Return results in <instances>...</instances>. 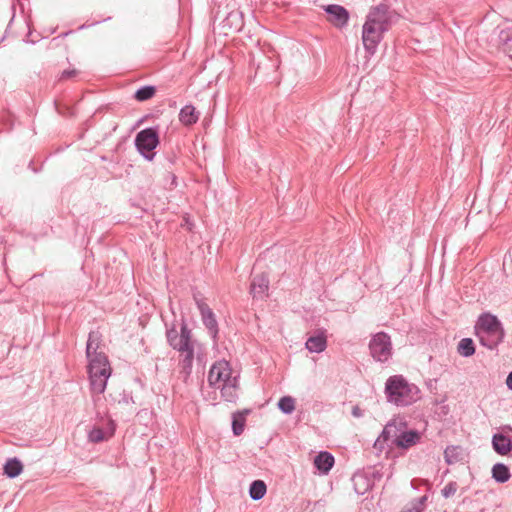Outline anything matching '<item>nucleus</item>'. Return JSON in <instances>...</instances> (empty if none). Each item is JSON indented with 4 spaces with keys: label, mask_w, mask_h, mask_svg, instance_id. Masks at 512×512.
Here are the masks:
<instances>
[{
    "label": "nucleus",
    "mask_w": 512,
    "mask_h": 512,
    "mask_svg": "<svg viewBox=\"0 0 512 512\" xmlns=\"http://www.w3.org/2000/svg\"><path fill=\"white\" fill-rule=\"evenodd\" d=\"M419 389L402 375L390 376L385 383L387 401L396 406H408L419 399Z\"/></svg>",
    "instance_id": "f257e3e1"
},
{
    "label": "nucleus",
    "mask_w": 512,
    "mask_h": 512,
    "mask_svg": "<svg viewBox=\"0 0 512 512\" xmlns=\"http://www.w3.org/2000/svg\"><path fill=\"white\" fill-rule=\"evenodd\" d=\"M475 331L481 345L490 350L495 349L505 336L502 323L495 315L490 313H483L479 316Z\"/></svg>",
    "instance_id": "f03ea898"
},
{
    "label": "nucleus",
    "mask_w": 512,
    "mask_h": 512,
    "mask_svg": "<svg viewBox=\"0 0 512 512\" xmlns=\"http://www.w3.org/2000/svg\"><path fill=\"white\" fill-rule=\"evenodd\" d=\"M88 374L93 392L101 394L105 391L107 380L111 375V368L105 354H97L88 358Z\"/></svg>",
    "instance_id": "7ed1b4c3"
},
{
    "label": "nucleus",
    "mask_w": 512,
    "mask_h": 512,
    "mask_svg": "<svg viewBox=\"0 0 512 512\" xmlns=\"http://www.w3.org/2000/svg\"><path fill=\"white\" fill-rule=\"evenodd\" d=\"M159 131L157 127H148L139 131L135 137V146L138 152L148 161L155 157L154 149L159 145Z\"/></svg>",
    "instance_id": "20e7f679"
},
{
    "label": "nucleus",
    "mask_w": 512,
    "mask_h": 512,
    "mask_svg": "<svg viewBox=\"0 0 512 512\" xmlns=\"http://www.w3.org/2000/svg\"><path fill=\"white\" fill-rule=\"evenodd\" d=\"M397 17L396 12L391 10L388 5L379 4L371 7L365 22L388 31Z\"/></svg>",
    "instance_id": "39448f33"
},
{
    "label": "nucleus",
    "mask_w": 512,
    "mask_h": 512,
    "mask_svg": "<svg viewBox=\"0 0 512 512\" xmlns=\"http://www.w3.org/2000/svg\"><path fill=\"white\" fill-rule=\"evenodd\" d=\"M371 356L379 362H386L392 355V343L390 336L385 332L375 334L369 343Z\"/></svg>",
    "instance_id": "423d86ee"
},
{
    "label": "nucleus",
    "mask_w": 512,
    "mask_h": 512,
    "mask_svg": "<svg viewBox=\"0 0 512 512\" xmlns=\"http://www.w3.org/2000/svg\"><path fill=\"white\" fill-rule=\"evenodd\" d=\"M167 340L169 345L175 350H187L188 345L195 343L192 340L191 330L185 322L182 323L180 334L175 328L167 330Z\"/></svg>",
    "instance_id": "0eeeda50"
},
{
    "label": "nucleus",
    "mask_w": 512,
    "mask_h": 512,
    "mask_svg": "<svg viewBox=\"0 0 512 512\" xmlns=\"http://www.w3.org/2000/svg\"><path fill=\"white\" fill-rule=\"evenodd\" d=\"M385 32V30L379 27L373 26L367 22L364 23L362 29V42L365 50L369 54L373 55L376 52L378 44L382 40Z\"/></svg>",
    "instance_id": "6e6552de"
},
{
    "label": "nucleus",
    "mask_w": 512,
    "mask_h": 512,
    "mask_svg": "<svg viewBox=\"0 0 512 512\" xmlns=\"http://www.w3.org/2000/svg\"><path fill=\"white\" fill-rule=\"evenodd\" d=\"M231 370L226 361H218L212 365L208 373V382L212 387H220L226 382H231Z\"/></svg>",
    "instance_id": "1a4fd4ad"
},
{
    "label": "nucleus",
    "mask_w": 512,
    "mask_h": 512,
    "mask_svg": "<svg viewBox=\"0 0 512 512\" xmlns=\"http://www.w3.org/2000/svg\"><path fill=\"white\" fill-rule=\"evenodd\" d=\"M194 300H195L196 305L200 311L202 322H203L204 326L207 328L211 337L213 339H216L217 334H218V323H217L214 312L210 309L208 304H206L197 295H194Z\"/></svg>",
    "instance_id": "9d476101"
},
{
    "label": "nucleus",
    "mask_w": 512,
    "mask_h": 512,
    "mask_svg": "<svg viewBox=\"0 0 512 512\" xmlns=\"http://www.w3.org/2000/svg\"><path fill=\"white\" fill-rule=\"evenodd\" d=\"M324 11L328 14V21L337 28H343L348 24L349 12L348 10L337 4H330L324 6Z\"/></svg>",
    "instance_id": "9b49d317"
},
{
    "label": "nucleus",
    "mask_w": 512,
    "mask_h": 512,
    "mask_svg": "<svg viewBox=\"0 0 512 512\" xmlns=\"http://www.w3.org/2000/svg\"><path fill=\"white\" fill-rule=\"evenodd\" d=\"M406 427V423L402 420L393 419L384 427L381 435L378 437L376 443H387L392 440L396 444V440L400 437L402 430Z\"/></svg>",
    "instance_id": "f8f14e48"
},
{
    "label": "nucleus",
    "mask_w": 512,
    "mask_h": 512,
    "mask_svg": "<svg viewBox=\"0 0 512 512\" xmlns=\"http://www.w3.org/2000/svg\"><path fill=\"white\" fill-rule=\"evenodd\" d=\"M181 354H184V357L180 360V375L186 381L191 372L193 366L194 359V351H195V343L188 345L187 350H178Z\"/></svg>",
    "instance_id": "ddd939ff"
},
{
    "label": "nucleus",
    "mask_w": 512,
    "mask_h": 512,
    "mask_svg": "<svg viewBox=\"0 0 512 512\" xmlns=\"http://www.w3.org/2000/svg\"><path fill=\"white\" fill-rule=\"evenodd\" d=\"M493 450L499 455H508L512 451V440L503 433H495L492 436Z\"/></svg>",
    "instance_id": "4468645a"
},
{
    "label": "nucleus",
    "mask_w": 512,
    "mask_h": 512,
    "mask_svg": "<svg viewBox=\"0 0 512 512\" xmlns=\"http://www.w3.org/2000/svg\"><path fill=\"white\" fill-rule=\"evenodd\" d=\"M269 287V279L260 274L253 277L250 285V294L254 299L262 298Z\"/></svg>",
    "instance_id": "2eb2a0df"
},
{
    "label": "nucleus",
    "mask_w": 512,
    "mask_h": 512,
    "mask_svg": "<svg viewBox=\"0 0 512 512\" xmlns=\"http://www.w3.org/2000/svg\"><path fill=\"white\" fill-rule=\"evenodd\" d=\"M421 438V434L416 430L405 431L402 430L400 437L396 440V446L402 449H408L416 445Z\"/></svg>",
    "instance_id": "dca6fc26"
},
{
    "label": "nucleus",
    "mask_w": 512,
    "mask_h": 512,
    "mask_svg": "<svg viewBox=\"0 0 512 512\" xmlns=\"http://www.w3.org/2000/svg\"><path fill=\"white\" fill-rule=\"evenodd\" d=\"M314 465L322 474H327L334 465V457L329 452L321 451L315 456Z\"/></svg>",
    "instance_id": "f3484780"
},
{
    "label": "nucleus",
    "mask_w": 512,
    "mask_h": 512,
    "mask_svg": "<svg viewBox=\"0 0 512 512\" xmlns=\"http://www.w3.org/2000/svg\"><path fill=\"white\" fill-rule=\"evenodd\" d=\"M101 344V334L97 331H92L89 333L88 341L86 345V356L87 358H91L93 356H97V354H105L102 351H98Z\"/></svg>",
    "instance_id": "a211bd4d"
},
{
    "label": "nucleus",
    "mask_w": 512,
    "mask_h": 512,
    "mask_svg": "<svg viewBox=\"0 0 512 512\" xmlns=\"http://www.w3.org/2000/svg\"><path fill=\"white\" fill-rule=\"evenodd\" d=\"M199 120V112L193 105H185L179 113V121L185 126H191Z\"/></svg>",
    "instance_id": "6ab92c4d"
},
{
    "label": "nucleus",
    "mask_w": 512,
    "mask_h": 512,
    "mask_svg": "<svg viewBox=\"0 0 512 512\" xmlns=\"http://www.w3.org/2000/svg\"><path fill=\"white\" fill-rule=\"evenodd\" d=\"M306 348L313 353H321L326 349L327 341L324 333L310 336L305 344Z\"/></svg>",
    "instance_id": "aec40b11"
},
{
    "label": "nucleus",
    "mask_w": 512,
    "mask_h": 512,
    "mask_svg": "<svg viewBox=\"0 0 512 512\" xmlns=\"http://www.w3.org/2000/svg\"><path fill=\"white\" fill-rule=\"evenodd\" d=\"M511 477L509 468L503 463H496L492 467V478L498 483H505Z\"/></svg>",
    "instance_id": "412c9836"
},
{
    "label": "nucleus",
    "mask_w": 512,
    "mask_h": 512,
    "mask_svg": "<svg viewBox=\"0 0 512 512\" xmlns=\"http://www.w3.org/2000/svg\"><path fill=\"white\" fill-rule=\"evenodd\" d=\"M248 410L244 412H235L232 416V431L235 436H239L243 433L245 422H246V414H248Z\"/></svg>",
    "instance_id": "4be33fe9"
},
{
    "label": "nucleus",
    "mask_w": 512,
    "mask_h": 512,
    "mask_svg": "<svg viewBox=\"0 0 512 512\" xmlns=\"http://www.w3.org/2000/svg\"><path fill=\"white\" fill-rule=\"evenodd\" d=\"M23 470V465L21 461L17 458L8 459L4 465V474L9 478H15Z\"/></svg>",
    "instance_id": "5701e85b"
},
{
    "label": "nucleus",
    "mask_w": 512,
    "mask_h": 512,
    "mask_svg": "<svg viewBox=\"0 0 512 512\" xmlns=\"http://www.w3.org/2000/svg\"><path fill=\"white\" fill-rule=\"evenodd\" d=\"M267 491V486L263 480H254L250 484L249 495L253 500L262 499Z\"/></svg>",
    "instance_id": "b1692460"
},
{
    "label": "nucleus",
    "mask_w": 512,
    "mask_h": 512,
    "mask_svg": "<svg viewBox=\"0 0 512 512\" xmlns=\"http://www.w3.org/2000/svg\"><path fill=\"white\" fill-rule=\"evenodd\" d=\"M235 382L236 378H233L231 382H226L219 387L222 397L228 402H234L237 398Z\"/></svg>",
    "instance_id": "393cba45"
},
{
    "label": "nucleus",
    "mask_w": 512,
    "mask_h": 512,
    "mask_svg": "<svg viewBox=\"0 0 512 512\" xmlns=\"http://www.w3.org/2000/svg\"><path fill=\"white\" fill-rule=\"evenodd\" d=\"M444 458L447 464H455L462 460V449L459 446H448L444 451Z\"/></svg>",
    "instance_id": "a878e982"
},
{
    "label": "nucleus",
    "mask_w": 512,
    "mask_h": 512,
    "mask_svg": "<svg viewBox=\"0 0 512 512\" xmlns=\"http://www.w3.org/2000/svg\"><path fill=\"white\" fill-rule=\"evenodd\" d=\"M457 352L463 357H470L475 353V345L471 338H463L457 346Z\"/></svg>",
    "instance_id": "bb28decb"
},
{
    "label": "nucleus",
    "mask_w": 512,
    "mask_h": 512,
    "mask_svg": "<svg viewBox=\"0 0 512 512\" xmlns=\"http://www.w3.org/2000/svg\"><path fill=\"white\" fill-rule=\"evenodd\" d=\"M156 93V88L152 85H146L139 88L135 94L134 97L137 101L143 102L146 100L151 99Z\"/></svg>",
    "instance_id": "cd10ccee"
},
{
    "label": "nucleus",
    "mask_w": 512,
    "mask_h": 512,
    "mask_svg": "<svg viewBox=\"0 0 512 512\" xmlns=\"http://www.w3.org/2000/svg\"><path fill=\"white\" fill-rule=\"evenodd\" d=\"M277 406L284 414H291L295 410V400L291 396H283Z\"/></svg>",
    "instance_id": "c85d7f7f"
},
{
    "label": "nucleus",
    "mask_w": 512,
    "mask_h": 512,
    "mask_svg": "<svg viewBox=\"0 0 512 512\" xmlns=\"http://www.w3.org/2000/svg\"><path fill=\"white\" fill-rule=\"evenodd\" d=\"M458 489V484L455 481H450L446 484V486L441 490V494L444 498H450L455 495Z\"/></svg>",
    "instance_id": "c756f323"
},
{
    "label": "nucleus",
    "mask_w": 512,
    "mask_h": 512,
    "mask_svg": "<svg viewBox=\"0 0 512 512\" xmlns=\"http://www.w3.org/2000/svg\"><path fill=\"white\" fill-rule=\"evenodd\" d=\"M104 439L105 434L101 428H93L89 433V440L93 443H99Z\"/></svg>",
    "instance_id": "7c9ffc66"
},
{
    "label": "nucleus",
    "mask_w": 512,
    "mask_h": 512,
    "mask_svg": "<svg viewBox=\"0 0 512 512\" xmlns=\"http://www.w3.org/2000/svg\"><path fill=\"white\" fill-rule=\"evenodd\" d=\"M500 40L508 49L512 48V30L502 31Z\"/></svg>",
    "instance_id": "2f4dec72"
},
{
    "label": "nucleus",
    "mask_w": 512,
    "mask_h": 512,
    "mask_svg": "<svg viewBox=\"0 0 512 512\" xmlns=\"http://www.w3.org/2000/svg\"><path fill=\"white\" fill-rule=\"evenodd\" d=\"M79 74L78 70L76 69H71V70H64L61 74V77L60 79L61 80H65V79H70L72 77H75Z\"/></svg>",
    "instance_id": "473e14b6"
},
{
    "label": "nucleus",
    "mask_w": 512,
    "mask_h": 512,
    "mask_svg": "<svg viewBox=\"0 0 512 512\" xmlns=\"http://www.w3.org/2000/svg\"><path fill=\"white\" fill-rule=\"evenodd\" d=\"M352 415H353L354 417H357V418L362 417V416H363V411L361 410V408H360V407H358V406H354V407L352 408Z\"/></svg>",
    "instance_id": "72a5a7b5"
},
{
    "label": "nucleus",
    "mask_w": 512,
    "mask_h": 512,
    "mask_svg": "<svg viewBox=\"0 0 512 512\" xmlns=\"http://www.w3.org/2000/svg\"><path fill=\"white\" fill-rule=\"evenodd\" d=\"M427 500V496L424 495L422 497H420L418 500H417V503L414 505V506H418L419 508L422 509V507L424 506V503L426 502Z\"/></svg>",
    "instance_id": "f704fd0d"
},
{
    "label": "nucleus",
    "mask_w": 512,
    "mask_h": 512,
    "mask_svg": "<svg viewBox=\"0 0 512 512\" xmlns=\"http://www.w3.org/2000/svg\"><path fill=\"white\" fill-rule=\"evenodd\" d=\"M506 385L510 390H512V371L507 376Z\"/></svg>",
    "instance_id": "c9c22d12"
},
{
    "label": "nucleus",
    "mask_w": 512,
    "mask_h": 512,
    "mask_svg": "<svg viewBox=\"0 0 512 512\" xmlns=\"http://www.w3.org/2000/svg\"><path fill=\"white\" fill-rule=\"evenodd\" d=\"M402 512H421V508H419L418 506H413L412 508H409V509L404 510Z\"/></svg>",
    "instance_id": "e433bc0d"
},
{
    "label": "nucleus",
    "mask_w": 512,
    "mask_h": 512,
    "mask_svg": "<svg viewBox=\"0 0 512 512\" xmlns=\"http://www.w3.org/2000/svg\"><path fill=\"white\" fill-rule=\"evenodd\" d=\"M197 359L201 361V356L198 354Z\"/></svg>",
    "instance_id": "4c0bfd02"
},
{
    "label": "nucleus",
    "mask_w": 512,
    "mask_h": 512,
    "mask_svg": "<svg viewBox=\"0 0 512 512\" xmlns=\"http://www.w3.org/2000/svg\"><path fill=\"white\" fill-rule=\"evenodd\" d=\"M506 429H509V430L512 431V427H510V426H507Z\"/></svg>",
    "instance_id": "58836bf2"
}]
</instances>
